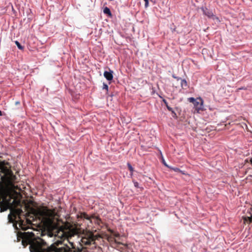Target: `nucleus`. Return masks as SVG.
<instances>
[{
	"mask_svg": "<svg viewBox=\"0 0 252 252\" xmlns=\"http://www.w3.org/2000/svg\"><path fill=\"white\" fill-rule=\"evenodd\" d=\"M82 231L76 224H71L69 222L65 223L60 227L58 235L62 238L66 239L72 248L66 245L57 248L55 244L49 245L44 239L35 236L32 232L23 233L22 243L24 248L29 245L31 252H82V247L75 248L73 243L69 241L72 237L81 234Z\"/></svg>",
	"mask_w": 252,
	"mask_h": 252,
	"instance_id": "1",
	"label": "nucleus"
},
{
	"mask_svg": "<svg viewBox=\"0 0 252 252\" xmlns=\"http://www.w3.org/2000/svg\"><path fill=\"white\" fill-rule=\"evenodd\" d=\"M16 180L17 177L13 174L12 171L4 166L0 172V184L4 183L12 185L16 182Z\"/></svg>",
	"mask_w": 252,
	"mask_h": 252,
	"instance_id": "2",
	"label": "nucleus"
},
{
	"mask_svg": "<svg viewBox=\"0 0 252 252\" xmlns=\"http://www.w3.org/2000/svg\"><path fill=\"white\" fill-rule=\"evenodd\" d=\"M96 239V236L94 235L92 232L87 233L81 238V246L84 245H90L92 243H94V241Z\"/></svg>",
	"mask_w": 252,
	"mask_h": 252,
	"instance_id": "3",
	"label": "nucleus"
},
{
	"mask_svg": "<svg viewBox=\"0 0 252 252\" xmlns=\"http://www.w3.org/2000/svg\"><path fill=\"white\" fill-rule=\"evenodd\" d=\"M12 199V196H7L3 197L2 201L0 202V212H3L6 211L8 209L11 208L10 203Z\"/></svg>",
	"mask_w": 252,
	"mask_h": 252,
	"instance_id": "4",
	"label": "nucleus"
},
{
	"mask_svg": "<svg viewBox=\"0 0 252 252\" xmlns=\"http://www.w3.org/2000/svg\"><path fill=\"white\" fill-rule=\"evenodd\" d=\"M188 101L193 103L195 110H203V100L201 97L188 98Z\"/></svg>",
	"mask_w": 252,
	"mask_h": 252,
	"instance_id": "5",
	"label": "nucleus"
},
{
	"mask_svg": "<svg viewBox=\"0 0 252 252\" xmlns=\"http://www.w3.org/2000/svg\"><path fill=\"white\" fill-rule=\"evenodd\" d=\"M186 111H171V116L179 120L180 121H183L185 120Z\"/></svg>",
	"mask_w": 252,
	"mask_h": 252,
	"instance_id": "6",
	"label": "nucleus"
},
{
	"mask_svg": "<svg viewBox=\"0 0 252 252\" xmlns=\"http://www.w3.org/2000/svg\"><path fill=\"white\" fill-rule=\"evenodd\" d=\"M12 211H13V213L15 214V215L18 216V217L19 219V221H20V225H21V226L23 225V223H24V220H22V219L21 218V216L23 215L24 212L22 211V210L21 209V208H18L17 207L15 208L12 209ZM21 227L22 229H25L22 226H21Z\"/></svg>",
	"mask_w": 252,
	"mask_h": 252,
	"instance_id": "7",
	"label": "nucleus"
},
{
	"mask_svg": "<svg viewBox=\"0 0 252 252\" xmlns=\"http://www.w3.org/2000/svg\"><path fill=\"white\" fill-rule=\"evenodd\" d=\"M9 196H12V199L11 201L10 207L12 209L17 208L19 206L22 207L21 202L20 199H18L17 198H13V196L12 195H10Z\"/></svg>",
	"mask_w": 252,
	"mask_h": 252,
	"instance_id": "8",
	"label": "nucleus"
},
{
	"mask_svg": "<svg viewBox=\"0 0 252 252\" xmlns=\"http://www.w3.org/2000/svg\"><path fill=\"white\" fill-rule=\"evenodd\" d=\"M39 214L43 218H46L51 216L50 210L47 207L44 208L42 210L39 211Z\"/></svg>",
	"mask_w": 252,
	"mask_h": 252,
	"instance_id": "9",
	"label": "nucleus"
},
{
	"mask_svg": "<svg viewBox=\"0 0 252 252\" xmlns=\"http://www.w3.org/2000/svg\"><path fill=\"white\" fill-rule=\"evenodd\" d=\"M107 240L110 243L111 246L115 248L117 244H122V243L117 242L116 239L112 235H107Z\"/></svg>",
	"mask_w": 252,
	"mask_h": 252,
	"instance_id": "10",
	"label": "nucleus"
},
{
	"mask_svg": "<svg viewBox=\"0 0 252 252\" xmlns=\"http://www.w3.org/2000/svg\"><path fill=\"white\" fill-rule=\"evenodd\" d=\"M113 71L110 70V71H105L104 72V76L108 81H111L113 80Z\"/></svg>",
	"mask_w": 252,
	"mask_h": 252,
	"instance_id": "11",
	"label": "nucleus"
},
{
	"mask_svg": "<svg viewBox=\"0 0 252 252\" xmlns=\"http://www.w3.org/2000/svg\"><path fill=\"white\" fill-rule=\"evenodd\" d=\"M203 14L209 18H212L214 15L211 11H210L207 8H202Z\"/></svg>",
	"mask_w": 252,
	"mask_h": 252,
	"instance_id": "12",
	"label": "nucleus"
},
{
	"mask_svg": "<svg viewBox=\"0 0 252 252\" xmlns=\"http://www.w3.org/2000/svg\"><path fill=\"white\" fill-rule=\"evenodd\" d=\"M80 218H82V219H86L87 220H90L91 222L92 221V216L90 217L86 213L84 212V213H81V214H80Z\"/></svg>",
	"mask_w": 252,
	"mask_h": 252,
	"instance_id": "13",
	"label": "nucleus"
},
{
	"mask_svg": "<svg viewBox=\"0 0 252 252\" xmlns=\"http://www.w3.org/2000/svg\"><path fill=\"white\" fill-rule=\"evenodd\" d=\"M181 85L182 88L184 89H186L188 87L187 82L185 79L181 80Z\"/></svg>",
	"mask_w": 252,
	"mask_h": 252,
	"instance_id": "14",
	"label": "nucleus"
},
{
	"mask_svg": "<svg viewBox=\"0 0 252 252\" xmlns=\"http://www.w3.org/2000/svg\"><path fill=\"white\" fill-rule=\"evenodd\" d=\"M93 220L94 223L99 224L101 222V220L97 217L92 216V220Z\"/></svg>",
	"mask_w": 252,
	"mask_h": 252,
	"instance_id": "15",
	"label": "nucleus"
},
{
	"mask_svg": "<svg viewBox=\"0 0 252 252\" xmlns=\"http://www.w3.org/2000/svg\"><path fill=\"white\" fill-rule=\"evenodd\" d=\"M108 231H109L112 235L115 238V237H120V234L118 232H115L113 230H112L111 229H109L108 230Z\"/></svg>",
	"mask_w": 252,
	"mask_h": 252,
	"instance_id": "16",
	"label": "nucleus"
},
{
	"mask_svg": "<svg viewBox=\"0 0 252 252\" xmlns=\"http://www.w3.org/2000/svg\"><path fill=\"white\" fill-rule=\"evenodd\" d=\"M103 12L104 13L108 15L109 16H111V12L110 11V9L107 7H105L103 9Z\"/></svg>",
	"mask_w": 252,
	"mask_h": 252,
	"instance_id": "17",
	"label": "nucleus"
},
{
	"mask_svg": "<svg viewBox=\"0 0 252 252\" xmlns=\"http://www.w3.org/2000/svg\"><path fill=\"white\" fill-rule=\"evenodd\" d=\"M127 165L129 170L131 172V175H132L133 172L134 171V168L132 167V166L129 163H127Z\"/></svg>",
	"mask_w": 252,
	"mask_h": 252,
	"instance_id": "18",
	"label": "nucleus"
},
{
	"mask_svg": "<svg viewBox=\"0 0 252 252\" xmlns=\"http://www.w3.org/2000/svg\"><path fill=\"white\" fill-rule=\"evenodd\" d=\"M15 43L17 45V47L18 48V49L21 50L24 49V47L22 46L18 41H15Z\"/></svg>",
	"mask_w": 252,
	"mask_h": 252,
	"instance_id": "19",
	"label": "nucleus"
},
{
	"mask_svg": "<svg viewBox=\"0 0 252 252\" xmlns=\"http://www.w3.org/2000/svg\"><path fill=\"white\" fill-rule=\"evenodd\" d=\"M170 169H171V170L175 171V172H181V173H182V171H181L179 168H177V167H169Z\"/></svg>",
	"mask_w": 252,
	"mask_h": 252,
	"instance_id": "20",
	"label": "nucleus"
},
{
	"mask_svg": "<svg viewBox=\"0 0 252 252\" xmlns=\"http://www.w3.org/2000/svg\"><path fill=\"white\" fill-rule=\"evenodd\" d=\"M103 89H105L107 91V92H108V85L105 84V83H103V88H102Z\"/></svg>",
	"mask_w": 252,
	"mask_h": 252,
	"instance_id": "21",
	"label": "nucleus"
},
{
	"mask_svg": "<svg viewBox=\"0 0 252 252\" xmlns=\"http://www.w3.org/2000/svg\"><path fill=\"white\" fill-rule=\"evenodd\" d=\"M145 2V7H147L149 6V0H144Z\"/></svg>",
	"mask_w": 252,
	"mask_h": 252,
	"instance_id": "22",
	"label": "nucleus"
},
{
	"mask_svg": "<svg viewBox=\"0 0 252 252\" xmlns=\"http://www.w3.org/2000/svg\"><path fill=\"white\" fill-rule=\"evenodd\" d=\"M26 222H27V223L29 224H31L32 223L31 221L28 219H26Z\"/></svg>",
	"mask_w": 252,
	"mask_h": 252,
	"instance_id": "23",
	"label": "nucleus"
},
{
	"mask_svg": "<svg viewBox=\"0 0 252 252\" xmlns=\"http://www.w3.org/2000/svg\"><path fill=\"white\" fill-rule=\"evenodd\" d=\"M134 184L135 187H138V183L137 182H134Z\"/></svg>",
	"mask_w": 252,
	"mask_h": 252,
	"instance_id": "24",
	"label": "nucleus"
},
{
	"mask_svg": "<svg viewBox=\"0 0 252 252\" xmlns=\"http://www.w3.org/2000/svg\"><path fill=\"white\" fill-rule=\"evenodd\" d=\"M3 166H4L3 165H0V172H1V169H2V168H3Z\"/></svg>",
	"mask_w": 252,
	"mask_h": 252,
	"instance_id": "25",
	"label": "nucleus"
},
{
	"mask_svg": "<svg viewBox=\"0 0 252 252\" xmlns=\"http://www.w3.org/2000/svg\"><path fill=\"white\" fill-rule=\"evenodd\" d=\"M4 115V112L0 111V116H2Z\"/></svg>",
	"mask_w": 252,
	"mask_h": 252,
	"instance_id": "26",
	"label": "nucleus"
},
{
	"mask_svg": "<svg viewBox=\"0 0 252 252\" xmlns=\"http://www.w3.org/2000/svg\"><path fill=\"white\" fill-rule=\"evenodd\" d=\"M26 217H27L28 216H29V213H26L25 215H24Z\"/></svg>",
	"mask_w": 252,
	"mask_h": 252,
	"instance_id": "27",
	"label": "nucleus"
},
{
	"mask_svg": "<svg viewBox=\"0 0 252 252\" xmlns=\"http://www.w3.org/2000/svg\"><path fill=\"white\" fill-rule=\"evenodd\" d=\"M163 163L166 166L168 167V168L170 167L165 162H163Z\"/></svg>",
	"mask_w": 252,
	"mask_h": 252,
	"instance_id": "28",
	"label": "nucleus"
},
{
	"mask_svg": "<svg viewBox=\"0 0 252 252\" xmlns=\"http://www.w3.org/2000/svg\"><path fill=\"white\" fill-rule=\"evenodd\" d=\"M250 221L252 222V216L250 218Z\"/></svg>",
	"mask_w": 252,
	"mask_h": 252,
	"instance_id": "29",
	"label": "nucleus"
},
{
	"mask_svg": "<svg viewBox=\"0 0 252 252\" xmlns=\"http://www.w3.org/2000/svg\"><path fill=\"white\" fill-rule=\"evenodd\" d=\"M250 162H251V164H252V158H251Z\"/></svg>",
	"mask_w": 252,
	"mask_h": 252,
	"instance_id": "30",
	"label": "nucleus"
},
{
	"mask_svg": "<svg viewBox=\"0 0 252 252\" xmlns=\"http://www.w3.org/2000/svg\"><path fill=\"white\" fill-rule=\"evenodd\" d=\"M19 102H16V104H19Z\"/></svg>",
	"mask_w": 252,
	"mask_h": 252,
	"instance_id": "31",
	"label": "nucleus"
},
{
	"mask_svg": "<svg viewBox=\"0 0 252 252\" xmlns=\"http://www.w3.org/2000/svg\"><path fill=\"white\" fill-rule=\"evenodd\" d=\"M173 77L176 78V77L175 76H174V75H173Z\"/></svg>",
	"mask_w": 252,
	"mask_h": 252,
	"instance_id": "32",
	"label": "nucleus"
},
{
	"mask_svg": "<svg viewBox=\"0 0 252 252\" xmlns=\"http://www.w3.org/2000/svg\"><path fill=\"white\" fill-rule=\"evenodd\" d=\"M167 108L169 109V110H171L170 109H169V107H167Z\"/></svg>",
	"mask_w": 252,
	"mask_h": 252,
	"instance_id": "33",
	"label": "nucleus"
},
{
	"mask_svg": "<svg viewBox=\"0 0 252 252\" xmlns=\"http://www.w3.org/2000/svg\"><path fill=\"white\" fill-rule=\"evenodd\" d=\"M251 177H252V175H251Z\"/></svg>",
	"mask_w": 252,
	"mask_h": 252,
	"instance_id": "34",
	"label": "nucleus"
}]
</instances>
